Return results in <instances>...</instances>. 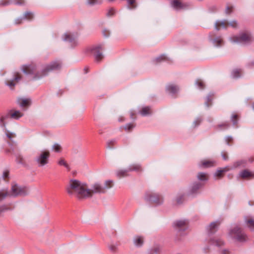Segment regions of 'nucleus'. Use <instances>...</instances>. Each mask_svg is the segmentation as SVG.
I'll use <instances>...</instances> for the list:
<instances>
[{
    "instance_id": "nucleus-15",
    "label": "nucleus",
    "mask_w": 254,
    "mask_h": 254,
    "mask_svg": "<svg viewBox=\"0 0 254 254\" xmlns=\"http://www.w3.org/2000/svg\"><path fill=\"white\" fill-rule=\"evenodd\" d=\"M174 226L181 230H185L188 227V222L186 220H178L174 223Z\"/></svg>"
},
{
    "instance_id": "nucleus-1",
    "label": "nucleus",
    "mask_w": 254,
    "mask_h": 254,
    "mask_svg": "<svg viewBox=\"0 0 254 254\" xmlns=\"http://www.w3.org/2000/svg\"><path fill=\"white\" fill-rule=\"evenodd\" d=\"M66 190L69 195L75 196L78 199L88 198L90 194L87 185L77 180H70Z\"/></svg>"
},
{
    "instance_id": "nucleus-46",
    "label": "nucleus",
    "mask_w": 254,
    "mask_h": 254,
    "mask_svg": "<svg viewBox=\"0 0 254 254\" xmlns=\"http://www.w3.org/2000/svg\"><path fill=\"white\" fill-rule=\"evenodd\" d=\"M116 13V10L114 8H110L109 9L108 11L107 12V15L108 16H112Z\"/></svg>"
},
{
    "instance_id": "nucleus-50",
    "label": "nucleus",
    "mask_w": 254,
    "mask_h": 254,
    "mask_svg": "<svg viewBox=\"0 0 254 254\" xmlns=\"http://www.w3.org/2000/svg\"><path fill=\"white\" fill-rule=\"evenodd\" d=\"M22 20H23V18H21V17L17 18L14 20V23L15 24H20L22 23Z\"/></svg>"
},
{
    "instance_id": "nucleus-33",
    "label": "nucleus",
    "mask_w": 254,
    "mask_h": 254,
    "mask_svg": "<svg viewBox=\"0 0 254 254\" xmlns=\"http://www.w3.org/2000/svg\"><path fill=\"white\" fill-rule=\"evenodd\" d=\"M101 3L100 0H86V4L88 5H94Z\"/></svg>"
},
{
    "instance_id": "nucleus-34",
    "label": "nucleus",
    "mask_w": 254,
    "mask_h": 254,
    "mask_svg": "<svg viewBox=\"0 0 254 254\" xmlns=\"http://www.w3.org/2000/svg\"><path fill=\"white\" fill-rule=\"evenodd\" d=\"M33 13L30 11H27L24 14L23 18L30 20L33 18Z\"/></svg>"
},
{
    "instance_id": "nucleus-10",
    "label": "nucleus",
    "mask_w": 254,
    "mask_h": 254,
    "mask_svg": "<svg viewBox=\"0 0 254 254\" xmlns=\"http://www.w3.org/2000/svg\"><path fill=\"white\" fill-rule=\"evenodd\" d=\"M237 23L236 21H233L230 23H228L226 21H218L216 22L215 26L216 29L219 30L220 29V26H221L222 28H226L228 25H230L233 28H236L237 27Z\"/></svg>"
},
{
    "instance_id": "nucleus-48",
    "label": "nucleus",
    "mask_w": 254,
    "mask_h": 254,
    "mask_svg": "<svg viewBox=\"0 0 254 254\" xmlns=\"http://www.w3.org/2000/svg\"><path fill=\"white\" fill-rule=\"evenodd\" d=\"M212 99V95H209L207 96L206 101L205 102V105H206L207 107L209 106V103L211 102Z\"/></svg>"
},
{
    "instance_id": "nucleus-51",
    "label": "nucleus",
    "mask_w": 254,
    "mask_h": 254,
    "mask_svg": "<svg viewBox=\"0 0 254 254\" xmlns=\"http://www.w3.org/2000/svg\"><path fill=\"white\" fill-rule=\"evenodd\" d=\"M233 11V7L231 6H228L226 9V13L227 14H230Z\"/></svg>"
},
{
    "instance_id": "nucleus-13",
    "label": "nucleus",
    "mask_w": 254,
    "mask_h": 254,
    "mask_svg": "<svg viewBox=\"0 0 254 254\" xmlns=\"http://www.w3.org/2000/svg\"><path fill=\"white\" fill-rule=\"evenodd\" d=\"M12 3L16 5H21L25 4V1L24 0H13L12 1L10 2L7 0H1L0 1V5L5 6Z\"/></svg>"
},
{
    "instance_id": "nucleus-37",
    "label": "nucleus",
    "mask_w": 254,
    "mask_h": 254,
    "mask_svg": "<svg viewBox=\"0 0 254 254\" xmlns=\"http://www.w3.org/2000/svg\"><path fill=\"white\" fill-rule=\"evenodd\" d=\"M53 150L56 152H60L62 150L61 146L58 143H55L53 146Z\"/></svg>"
},
{
    "instance_id": "nucleus-60",
    "label": "nucleus",
    "mask_w": 254,
    "mask_h": 254,
    "mask_svg": "<svg viewBox=\"0 0 254 254\" xmlns=\"http://www.w3.org/2000/svg\"><path fill=\"white\" fill-rule=\"evenodd\" d=\"M181 198H182V197L181 198H177V202L178 203H180L182 202Z\"/></svg>"
},
{
    "instance_id": "nucleus-6",
    "label": "nucleus",
    "mask_w": 254,
    "mask_h": 254,
    "mask_svg": "<svg viewBox=\"0 0 254 254\" xmlns=\"http://www.w3.org/2000/svg\"><path fill=\"white\" fill-rule=\"evenodd\" d=\"M23 114L18 111H15L12 112L10 111L7 115L2 116L0 118V123L3 126H5L6 121L8 119L13 118L14 119H18L19 118L22 117Z\"/></svg>"
},
{
    "instance_id": "nucleus-57",
    "label": "nucleus",
    "mask_w": 254,
    "mask_h": 254,
    "mask_svg": "<svg viewBox=\"0 0 254 254\" xmlns=\"http://www.w3.org/2000/svg\"><path fill=\"white\" fill-rule=\"evenodd\" d=\"M229 251L227 250H224L222 251V254H228Z\"/></svg>"
},
{
    "instance_id": "nucleus-52",
    "label": "nucleus",
    "mask_w": 254,
    "mask_h": 254,
    "mask_svg": "<svg viewBox=\"0 0 254 254\" xmlns=\"http://www.w3.org/2000/svg\"><path fill=\"white\" fill-rule=\"evenodd\" d=\"M229 124H228V123H224V124H222V125H219L218 126V127H219L220 128H221V127H224V128H226L228 127H229Z\"/></svg>"
},
{
    "instance_id": "nucleus-44",
    "label": "nucleus",
    "mask_w": 254,
    "mask_h": 254,
    "mask_svg": "<svg viewBox=\"0 0 254 254\" xmlns=\"http://www.w3.org/2000/svg\"><path fill=\"white\" fill-rule=\"evenodd\" d=\"M166 59V57L165 55H161L159 57L155 59V61L156 63L160 62L162 61H165Z\"/></svg>"
},
{
    "instance_id": "nucleus-49",
    "label": "nucleus",
    "mask_w": 254,
    "mask_h": 254,
    "mask_svg": "<svg viewBox=\"0 0 254 254\" xmlns=\"http://www.w3.org/2000/svg\"><path fill=\"white\" fill-rule=\"evenodd\" d=\"M245 164V162L244 161L241 160L236 162L234 165L235 167H237L241 165H243Z\"/></svg>"
},
{
    "instance_id": "nucleus-41",
    "label": "nucleus",
    "mask_w": 254,
    "mask_h": 254,
    "mask_svg": "<svg viewBox=\"0 0 254 254\" xmlns=\"http://www.w3.org/2000/svg\"><path fill=\"white\" fill-rule=\"evenodd\" d=\"M8 209L9 208L5 205L0 206V216H2L3 213Z\"/></svg>"
},
{
    "instance_id": "nucleus-35",
    "label": "nucleus",
    "mask_w": 254,
    "mask_h": 254,
    "mask_svg": "<svg viewBox=\"0 0 254 254\" xmlns=\"http://www.w3.org/2000/svg\"><path fill=\"white\" fill-rule=\"evenodd\" d=\"M127 6L129 9H133L136 7L135 0H127Z\"/></svg>"
},
{
    "instance_id": "nucleus-12",
    "label": "nucleus",
    "mask_w": 254,
    "mask_h": 254,
    "mask_svg": "<svg viewBox=\"0 0 254 254\" xmlns=\"http://www.w3.org/2000/svg\"><path fill=\"white\" fill-rule=\"evenodd\" d=\"M147 199L156 204H159L163 202L162 196L161 195L156 193L149 195Z\"/></svg>"
},
{
    "instance_id": "nucleus-22",
    "label": "nucleus",
    "mask_w": 254,
    "mask_h": 254,
    "mask_svg": "<svg viewBox=\"0 0 254 254\" xmlns=\"http://www.w3.org/2000/svg\"><path fill=\"white\" fill-rule=\"evenodd\" d=\"M253 173L247 170H243L240 173V176L243 179L249 178L253 177Z\"/></svg>"
},
{
    "instance_id": "nucleus-42",
    "label": "nucleus",
    "mask_w": 254,
    "mask_h": 254,
    "mask_svg": "<svg viewBox=\"0 0 254 254\" xmlns=\"http://www.w3.org/2000/svg\"><path fill=\"white\" fill-rule=\"evenodd\" d=\"M135 127L133 124H127L125 127L124 128L127 131H130Z\"/></svg>"
},
{
    "instance_id": "nucleus-53",
    "label": "nucleus",
    "mask_w": 254,
    "mask_h": 254,
    "mask_svg": "<svg viewBox=\"0 0 254 254\" xmlns=\"http://www.w3.org/2000/svg\"><path fill=\"white\" fill-rule=\"evenodd\" d=\"M221 154H222V158L224 160H226L228 159V156L227 155V154L226 152H222Z\"/></svg>"
},
{
    "instance_id": "nucleus-61",
    "label": "nucleus",
    "mask_w": 254,
    "mask_h": 254,
    "mask_svg": "<svg viewBox=\"0 0 254 254\" xmlns=\"http://www.w3.org/2000/svg\"><path fill=\"white\" fill-rule=\"evenodd\" d=\"M200 122L201 121L200 120H197L194 122V123L196 124V125H198L200 123Z\"/></svg>"
},
{
    "instance_id": "nucleus-4",
    "label": "nucleus",
    "mask_w": 254,
    "mask_h": 254,
    "mask_svg": "<svg viewBox=\"0 0 254 254\" xmlns=\"http://www.w3.org/2000/svg\"><path fill=\"white\" fill-rule=\"evenodd\" d=\"M50 153L48 150L40 151L35 158V161L39 167L45 166L49 163Z\"/></svg>"
},
{
    "instance_id": "nucleus-43",
    "label": "nucleus",
    "mask_w": 254,
    "mask_h": 254,
    "mask_svg": "<svg viewBox=\"0 0 254 254\" xmlns=\"http://www.w3.org/2000/svg\"><path fill=\"white\" fill-rule=\"evenodd\" d=\"M238 115L236 114H233L231 117V121L233 122L234 125H236L237 124Z\"/></svg>"
},
{
    "instance_id": "nucleus-5",
    "label": "nucleus",
    "mask_w": 254,
    "mask_h": 254,
    "mask_svg": "<svg viewBox=\"0 0 254 254\" xmlns=\"http://www.w3.org/2000/svg\"><path fill=\"white\" fill-rule=\"evenodd\" d=\"M231 40L234 43L246 44L252 40V37L249 33H242L239 37L234 36L231 38Z\"/></svg>"
},
{
    "instance_id": "nucleus-20",
    "label": "nucleus",
    "mask_w": 254,
    "mask_h": 254,
    "mask_svg": "<svg viewBox=\"0 0 254 254\" xmlns=\"http://www.w3.org/2000/svg\"><path fill=\"white\" fill-rule=\"evenodd\" d=\"M143 238L141 236H137L133 239V243L134 245L137 247H140L143 244Z\"/></svg>"
},
{
    "instance_id": "nucleus-31",
    "label": "nucleus",
    "mask_w": 254,
    "mask_h": 254,
    "mask_svg": "<svg viewBox=\"0 0 254 254\" xmlns=\"http://www.w3.org/2000/svg\"><path fill=\"white\" fill-rule=\"evenodd\" d=\"M232 76L234 78L240 77L242 74V70L240 69H236L233 71Z\"/></svg>"
},
{
    "instance_id": "nucleus-25",
    "label": "nucleus",
    "mask_w": 254,
    "mask_h": 254,
    "mask_svg": "<svg viewBox=\"0 0 254 254\" xmlns=\"http://www.w3.org/2000/svg\"><path fill=\"white\" fill-rule=\"evenodd\" d=\"M140 113L141 115L144 116L149 115L151 113V109L148 107H145L140 111Z\"/></svg>"
},
{
    "instance_id": "nucleus-8",
    "label": "nucleus",
    "mask_w": 254,
    "mask_h": 254,
    "mask_svg": "<svg viewBox=\"0 0 254 254\" xmlns=\"http://www.w3.org/2000/svg\"><path fill=\"white\" fill-rule=\"evenodd\" d=\"M63 38L64 41L69 43L71 47H74L78 44L76 35L66 32L64 35Z\"/></svg>"
},
{
    "instance_id": "nucleus-58",
    "label": "nucleus",
    "mask_w": 254,
    "mask_h": 254,
    "mask_svg": "<svg viewBox=\"0 0 254 254\" xmlns=\"http://www.w3.org/2000/svg\"><path fill=\"white\" fill-rule=\"evenodd\" d=\"M3 177H4V178H6V177H7V176H8V172H6H6H4L3 173Z\"/></svg>"
},
{
    "instance_id": "nucleus-24",
    "label": "nucleus",
    "mask_w": 254,
    "mask_h": 254,
    "mask_svg": "<svg viewBox=\"0 0 254 254\" xmlns=\"http://www.w3.org/2000/svg\"><path fill=\"white\" fill-rule=\"evenodd\" d=\"M219 224L220 223L217 222H212L207 228L208 231L210 233H213Z\"/></svg>"
},
{
    "instance_id": "nucleus-40",
    "label": "nucleus",
    "mask_w": 254,
    "mask_h": 254,
    "mask_svg": "<svg viewBox=\"0 0 254 254\" xmlns=\"http://www.w3.org/2000/svg\"><path fill=\"white\" fill-rule=\"evenodd\" d=\"M116 143V141L115 140H111L107 142V146L109 148H112Z\"/></svg>"
},
{
    "instance_id": "nucleus-56",
    "label": "nucleus",
    "mask_w": 254,
    "mask_h": 254,
    "mask_svg": "<svg viewBox=\"0 0 254 254\" xmlns=\"http://www.w3.org/2000/svg\"><path fill=\"white\" fill-rule=\"evenodd\" d=\"M103 33L105 37H107L109 35L108 31H107L106 30H105L103 31Z\"/></svg>"
},
{
    "instance_id": "nucleus-17",
    "label": "nucleus",
    "mask_w": 254,
    "mask_h": 254,
    "mask_svg": "<svg viewBox=\"0 0 254 254\" xmlns=\"http://www.w3.org/2000/svg\"><path fill=\"white\" fill-rule=\"evenodd\" d=\"M129 171L128 169H120L117 170L116 171V176L120 179L122 178L127 177L129 175L128 174Z\"/></svg>"
},
{
    "instance_id": "nucleus-36",
    "label": "nucleus",
    "mask_w": 254,
    "mask_h": 254,
    "mask_svg": "<svg viewBox=\"0 0 254 254\" xmlns=\"http://www.w3.org/2000/svg\"><path fill=\"white\" fill-rule=\"evenodd\" d=\"M213 43L215 46H219L222 45L223 40L221 38L219 37L213 39Z\"/></svg>"
},
{
    "instance_id": "nucleus-23",
    "label": "nucleus",
    "mask_w": 254,
    "mask_h": 254,
    "mask_svg": "<svg viewBox=\"0 0 254 254\" xmlns=\"http://www.w3.org/2000/svg\"><path fill=\"white\" fill-rule=\"evenodd\" d=\"M201 165L204 168H208L215 165V162L213 160H203L202 161Z\"/></svg>"
},
{
    "instance_id": "nucleus-29",
    "label": "nucleus",
    "mask_w": 254,
    "mask_h": 254,
    "mask_svg": "<svg viewBox=\"0 0 254 254\" xmlns=\"http://www.w3.org/2000/svg\"><path fill=\"white\" fill-rule=\"evenodd\" d=\"M16 161L17 163L21 164L22 165L25 164V159L21 155L18 154L16 156Z\"/></svg>"
},
{
    "instance_id": "nucleus-38",
    "label": "nucleus",
    "mask_w": 254,
    "mask_h": 254,
    "mask_svg": "<svg viewBox=\"0 0 254 254\" xmlns=\"http://www.w3.org/2000/svg\"><path fill=\"white\" fill-rule=\"evenodd\" d=\"M247 223L251 229L254 230V219H250L247 221Z\"/></svg>"
},
{
    "instance_id": "nucleus-45",
    "label": "nucleus",
    "mask_w": 254,
    "mask_h": 254,
    "mask_svg": "<svg viewBox=\"0 0 254 254\" xmlns=\"http://www.w3.org/2000/svg\"><path fill=\"white\" fill-rule=\"evenodd\" d=\"M196 84L198 85L199 88L202 89L204 87V84L203 82L199 79H198L196 81Z\"/></svg>"
},
{
    "instance_id": "nucleus-32",
    "label": "nucleus",
    "mask_w": 254,
    "mask_h": 254,
    "mask_svg": "<svg viewBox=\"0 0 254 254\" xmlns=\"http://www.w3.org/2000/svg\"><path fill=\"white\" fill-rule=\"evenodd\" d=\"M113 181L112 180H107L104 183V187L103 188H105V190L110 189L113 186Z\"/></svg>"
},
{
    "instance_id": "nucleus-62",
    "label": "nucleus",
    "mask_w": 254,
    "mask_h": 254,
    "mask_svg": "<svg viewBox=\"0 0 254 254\" xmlns=\"http://www.w3.org/2000/svg\"><path fill=\"white\" fill-rule=\"evenodd\" d=\"M107 0L110 1V2H112V1H114L115 0Z\"/></svg>"
},
{
    "instance_id": "nucleus-19",
    "label": "nucleus",
    "mask_w": 254,
    "mask_h": 254,
    "mask_svg": "<svg viewBox=\"0 0 254 254\" xmlns=\"http://www.w3.org/2000/svg\"><path fill=\"white\" fill-rule=\"evenodd\" d=\"M18 103L22 107H26L30 104V100L29 99H18Z\"/></svg>"
},
{
    "instance_id": "nucleus-26",
    "label": "nucleus",
    "mask_w": 254,
    "mask_h": 254,
    "mask_svg": "<svg viewBox=\"0 0 254 254\" xmlns=\"http://www.w3.org/2000/svg\"><path fill=\"white\" fill-rule=\"evenodd\" d=\"M211 244L212 245H214L217 246H222L224 244V242L223 241H222L220 239H215L212 240L211 241Z\"/></svg>"
},
{
    "instance_id": "nucleus-11",
    "label": "nucleus",
    "mask_w": 254,
    "mask_h": 254,
    "mask_svg": "<svg viewBox=\"0 0 254 254\" xmlns=\"http://www.w3.org/2000/svg\"><path fill=\"white\" fill-rule=\"evenodd\" d=\"M102 49V47L101 46H98L93 48L91 50L92 53L93 54L96 61L97 62L100 61L103 57L100 52Z\"/></svg>"
},
{
    "instance_id": "nucleus-39",
    "label": "nucleus",
    "mask_w": 254,
    "mask_h": 254,
    "mask_svg": "<svg viewBox=\"0 0 254 254\" xmlns=\"http://www.w3.org/2000/svg\"><path fill=\"white\" fill-rule=\"evenodd\" d=\"M160 250L158 248H154L149 252H148L146 254H159Z\"/></svg>"
},
{
    "instance_id": "nucleus-16",
    "label": "nucleus",
    "mask_w": 254,
    "mask_h": 254,
    "mask_svg": "<svg viewBox=\"0 0 254 254\" xmlns=\"http://www.w3.org/2000/svg\"><path fill=\"white\" fill-rule=\"evenodd\" d=\"M21 78V75L19 73L17 72L15 73L14 78L13 79L9 81L6 83V85L12 88L15 85L16 82H18Z\"/></svg>"
},
{
    "instance_id": "nucleus-27",
    "label": "nucleus",
    "mask_w": 254,
    "mask_h": 254,
    "mask_svg": "<svg viewBox=\"0 0 254 254\" xmlns=\"http://www.w3.org/2000/svg\"><path fill=\"white\" fill-rule=\"evenodd\" d=\"M58 164L60 166H64L68 170H70V167L68 164L66 162L64 159L61 158L58 162Z\"/></svg>"
},
{
    "instance_id": "nucleus-14",
    "label": "nucleus",
    "mask_w": 254,
    "mask_h": 254,
    "mask_svg": "<svg viewBox=\"0 0 254 254\" xmlns=\"http://www.w3.org/2000/svg\"><path fill=\"white\" fill-rule=\"evenodd\" d=\"M172 6L177 10L184 9L188 6V5L184 3H182L178 0H174L171 2Z\"/></svg>"
},
{
    "instance_id": "nucleus-21",
    "label": "nucleus",
    "mask_w": 254,
    "mask_h": 254,
    "mask_svg": "<svg viewBox=\"0 0 254 254\" xmlns=\"http://www.w3.org/2000/svg\"><path fill=\"white\" fill-rule=\"evenodd\" d=\"M201 187V185L199 183H194L190 190V193L191 194H194L197 192V190Z\"/></svg>"
},
{
    "instance_id": "nucleus-3",
    "label": "nucleus",
    "mask_w": 254,
    "mask_h": 254,
    "mask_svg": "<svg viewBox=\"0 0 254 254\" xmlns=\"http://www.w3.org/2000/svg\"><path fill=\"white\" fill-rule=\"evenodd\" d=\"M27 193V190L26 187H22L17 185H13L12 186L10 192L5 190L0 191V201L8 196L16 197L25 195Z\"/></svg>"
},
{
    "instance_id": "nucleus-55",
    "label": "nucleus",
    "mask_w": 254,
    "mask_h": 254,
    "mask_svg": "<svg viewBox=\"0 0 254 254\" xmlns=\"http://www.w3.org/2000/svg\"><path fill=\"white\" fill-rule=\"evenodd\" d=\"M233 139L231 136H228L226 137V141L228 142V144H229V142L232 141Z\"/></svg>"
},
{
    "instance_id": "nucleus-2",
    "label": "nucleus",
    "mask_w": 254,
    "mask_h": 254,
    "mask_svg": "<svg viewBox=\"0 0 254 254\" xmlns=\"http://www.w3.org/2000/svg\"><path fill=\"white\" fill-rule=\"evenodd\" d=\"M61 66V63L56 61L46 65L40 72H37L36 66L34 64L23 65L21 70L26 74H34V78L37 79L46 75L50 71L59 69Z\"/></svg>"
},
{
    "instance_id": "nucleus-59",
    "label": "nucleus",
    "mask_w": 254,
    "mask_h": 254,
    "mask_svg": "<svg viewBox=\"0 0 254 254\" xmlns=\"http://www.w3.org/2000/svg\"><path fill=\"white\" fill-rule=\"evenodd\" d=\"M110 249L112 251H115L116 249V248L115 246H112L110 247Z\"/></svg>"
},
{
    "instance_id": "nucleus-28",
    "label": "nucleus",
    "mask_w": 254,
    "mask_h": 254,
    "mask_svg": "<svg viewBox=\"0 0 254 254\" xmlns=\"http://www.w3.org/2000/svg\"><path fill=\"white\" fill-rule=\"evenodd\" d=\"M197 179L200 181H206L208 179L207 175L204 173H199L197 175Z\"/></svg>"
},
{
    "instance_id": "nucleus-54",
    "label": "nucleus",
    "mask_w": 254,
    "mask_h": 254,
    "mask_svg": "<svg viewBox=\"0 0 254 254\" xmlns=\"http://www.w3.org/2000/svg\"><path fill=\"white\" fill-rule=\"evenodd\" d=\"M6 135L9 139H11L12 137L15 136V135L11 132H7Z\"/></svg>"
},
{
    "instance_id": "nucleus-7",
    "label": "nucleus",
    "mask_w": 254,
    "mask_h": 254,
    "mask_svg": "<svg viewBox=\"0 0 254 254\" xmlns=\"http://www.w3.org/2000/svg\"><path fill=\"white\" fill-rule=\"evenodd\" d=\"M230 235L231 236V237H233L238 241L243 242L246 240V235L238 227H236L233 230H232L230 232Z\"/></svg>"
},
{
    "instance_id": "nucleus-9",
    "label": "nucleus",
    "mask_w": 254,
    "mask_h": 254,
    "mask_svg": "<svg viewBox=\"0 0 254 254\" xmlns=\"http://www.w3.org/2000/svg\"><path fill=\"white\" fill-rule=\"evenodd\" d=\"M89 191L90 194L89 195V197H91L93 193H104L106 192V190L101 184L96 183L91 186V189H89Z\"/></svg>"
},
{
    "instance_id": "nucleus-18",
    "label": "nucleus",
    "mask_w": 254,
    "mask_h": 254,
    "mask_svg": "<svg viewBox=\"0 0 254 254\" xmlns=\"http://www.w3.org/2000/svg\"><path fill=\"white\" fill-rule=\"evenodd\" d=\"M166 90L170 93L175 94L179 91V88L177 86L174 84H169L166 87Z\"/></svg>"
},
{
    "instance_id": "nucleus-63",
    "label": "nucleus",
    "mask_w": 254,
    "mask_h": 254,
    "mask_svg": "<svg viewBox=\"0 0 254 254\" xmlns=\"http://www.w3.org/2000/svg\"><path fill=\"white\" fill-rule=\"evenodd\" d=\"M253 108L254 109V104H253Z\"/></svg>"
},
{
    "instance_id": "nucleus-30",
    "label": "nucleus",
    "mask_w": 254,
    "mask_h": 254,
    "mask_svg": "<svg viewBox=\"0 0 254 254\" xmlns=\"http://www.w3.org/2000/svg\"><path fill=\"white\" fill-rule=\"evenodd\" d=\"M127 169L129 172L132 171H139L140 170V166L138 164H133L130 165Z\"/></svg>"
},
{
    "instance_id": "nucleus-47",
    "label": "nucleus",
    "mask_w": 254,
    "mask_h": 254,
    "mask_svg": "<svg viewBox=\"0 0 254 254\" xmlns=\"http://www.w3.org/2000/svg\"><path fill=\"white\" fill-rule=\"evenodd\" d=\"M227 171V170L226 169H224L223 170H218L216 173H215V175L216 176H218V177H221L222 175V173L225 171Z\"/></svg>"
}]
</instances>
